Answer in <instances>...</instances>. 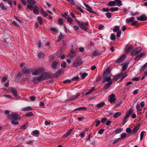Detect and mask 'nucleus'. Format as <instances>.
<instances>
[{"mask_svg":"<svg viewBox=\"0 0 147 147\" xmlns=\"http://www.w3.org/2000/svg\"><path fill=\"white\" fill-rule=\"evenodd\" d=\"M123 75V73H121L119 74H118L115 76V77L113 78V80L116 81L118 80L119 79L120 77H121Z\"/></svg>","mask_w":147,"mask_h":147,"instance_id":"2eb2a0df","label":"nucleus"},{"mask_svg":"<svg viewBox=\"0 0 147 147\" xmlns=\"http://www.w3.org/2000/svg\"><path fill=\"white\" fill-rule=\"evenodd\" d=\"M132 112V110L131 109H130L129 110V111H128V112H127V114H126V115L129 117V116H130L131 115Z\"/></svg>","mask_w":147,"mask_h":147,"instance_id":"603ef678","label":"nucleus"},{"mask_svg":"<svg viewBox=\"0 0 147 147\" xmlns=\"http://www.w3.org/2000/svg\"><path fill=\"white\" fill-rule=\"evenodd\" d=\"M7 117L9 119L11 120H17L20 119V115L18 114L15 113L9 114L7 115Z\"/></svg>","mask_w":147,"mask_h":147,"instance_id":"20e7f679","label":"nucleus"},{"mask_svg":"<svg viewBox=\"0 0 147 147\" xmlns=\"http://www.w3.org/2000/svg\"><path fill=\"white\" fill-rule=\"evenodd\" d=\"M132 47L131 46H127L126 48V50H127V51L128 52L131 51H131L133 49H132Z\"/></svg>","mask_w":147,"mask_h":147,"instance_id":"e433bc0d","label":"nucleus"},{"mask_svg":"<svg viewBox=\"0 0 147 147\" xmlns=\"http://www.w3.org/2000/svg\"><path fill=\"white\" fill-rule=\"evenodd\" d=\"M121 138H117L115 139L113 141V144H115L117 143L119 140H120Z\"/></svg>","mask_w":147,"mask_h":147,"instance_id":"052dcab7","label":"nucleus"},{"mask_svg":"<svg viewBox=\"0 0 147 147\" xmlns=\"http://www.w3.org/2000/svg\"><path fill=\"white\" fill-rule=\"evenodd\" d=\"M11 93L13 94L15 96H18L17 92L16 90L13 88H11Z\"/></svg>","mask_w":147,"mask_h":147,"instance_id":"f3484780","label":"nucleus"},{"mask_svg":"<svg viewBox=\"0 0 147 147\" xmlns=\"http://www.w3.org/2000/svg\"><path fill=\"white\" fill-rule=\"evenodd\" d=\"M50 30H52L53 32H57V30L54 27H51L50 28Z\"/></svg>","mask_w":147,"mask_h":147,"instance_id":"13d9d810","label":"nucleus"},{"mask_svg":"<svg viewBox=\"0 0 147 147\" xmlns=\"http://www.w3.org/2000/svg\"><path fill=\"white\" fill-rule=\"evenodd\" d=\"M76 7L77 9L79 10L82 13H83L84 12L83 10L81 7L77 6Z\"/></svg>","mask_w":147,"mask_h":147,"instance_id":"0e129e2a","label":"nucleus"},{"mask_svg":"<svg viewBox=\"0 0 147 147\" xmlns=\"http://www.w3.org/2000/svg\"><path fill=\"white\" fill-rule=\"evenodd\" d=\"M67 19L68 22H70V23H72V20L71 18L69 17H67Z\"/></svg>","mask_w":147,"mask_h":147,"instance_id":"e2e57ef3","label":"nucleus"},{"mask_svg":"<svg viewBox=\"0 0 147 147\" xmlns=\"http://www.w3.org/2000/svg\"><path fill=\"white\" fill-rule=\"evenodd\" d=\"M82 64V59L81 57H78L76 58L75 61L73 62V66L74 67H79Z\"/></svg>","mask_w":147,"mask_h":147,"instance_id":"7ed1b4c3","label":"nucleus"},{"mask_svg":"<svg viewBox=\"0 0 147 147\" xmlns=\"http://www.w3.org/2000/svg\"><path fill=\"white\" fill-rule=\"evenodd\" d=\"M122 102L121 101H120L118 102L116 104L115 106L114 107L115 108H116L120 106L121 105L122 103Z\"/></svg>","mask_w":147,"mask_h":147,"instance_id":"37998d69","label":"nucleus"},{"mask_svg":"<svg viewBox=\"0 0 147 147\" xmlns=\"http://www.w3.org/2000/svg\"><path fill=\"white\" fill-rule=\"evenodd\" d=\"M34 7L35 8L33 9V12L35 14H38V7L36 5H35Z\"/></svg>","mask_w":147,"mask_h":147,"instance_id":"2f4dec72","label":"nucleus"},{"mask_svg":"<svg viewBox=\"0 0 147 147\" xmlns=\"http://www.w3.org/2000/svg\"><path fill=\"white\" fill-rule=\"evenodd\" d=\"M119 28L118 26H116L115 28L113 29V31L114 32L119 31Z\"/></svg>","mask_w":147,"mask_h":147,"instance_id":"c03bdc74","label":"nucleus"},{"mask_svg":"<svg viewBox=\"0 0 147 147\" xmlns=\"http://www.w3.org/2000/svg\"><path fill=\"white\" fill-rule=\"evenodd\" d=\"M72 129H71L67 131L63 136L64 137H66L69 136L71 132Z\"/></svg>","mask_w":147,"mask_h":147,"instance_id":"c85d7f7f","label":"nucleus"},{"mask_svg":"<svg viewBox=\"0 0 147 147\" xmlns=\"http://www.w3.org/2000/svg\"><path fill=\"white\" fill-rule=\"evenodd\" d=\"M80 96V94L79 93H78L76 94V95L74 96H72L71 98L69 99V100H75L76 98H77L78 96Z\"/></svg>","mask_w":147,"mask_h":147,"instance_id":"4be33fe9","label":"nucleus"},{"mask_svg":"<svg viewBox=\"0 0 147 147\" xmlns=\"http://www.w3.org/2000/svg\"><path fill=\"white\" fill-rule=\"evenodd\" d=\"M140 78V77H135L134 78H133L132 80L133 81H137L139 80Z\"/></svg>","mask_w":147,"mask_h":147,"instance_id":"69168bd1","label":"nucleus"},{"mask_svg":"<svg viewBox=\"0 0 147 147\" xmlns=\"http://www.w3.org/2000/svg\"><path fill=\"white\" fill-rule=\"evenodd\" d=\"M144 131H142L140 133V140H142L143 138L144 135Z\"/></svg>","mask_w":147,"mask_h":147,"instance_id":"8fccbe9b","label":"nucleus"},{"mask_svg":"<svg viewBox=\"0 0 147 147\" xmlns=\"http://www.w3.org/2000/svg\"><path fill=\"white\" fill-rule=\"evenodd\" d=\"M110 70L109 68L106 69L103 73V76H105V75L108 74L110 72Z\"/></svg>","mask_w":147,"mask_h":147,"instance_id":"cd10ccee","label":"nucleus"},{"mask_svg":"<svg viewBox=\"0 0 147 147\" xmlns=\"http://www.w3.org/2000/svg\"><path fill=\"white\" fill-rule=\"evenodd\" d=\"M107 5H109L111 7L114 6L116 5L119 7L122 6V4L121 0H114L113 1L109 2L107 4Z\"/></svg>","mask_w":147,"mask_h":147,"instance_id":"f257e3e1","label":"nucleus"},{"mask_svg":"<svg viewBox=\"0 0 147 147\" xmlns=\"http://www.w3.org/2000/svg\"><path fill=\"white\" fill-rule=\"evenodd\" d=\"M39 131L38 130H35L32 132L33 135H38L39 134Z\"/></svg>","mask_w":147,"mask_h":147,"instance_id":"49530a36","label":"nucleus"},{"mask_svg":"<svg viewBox=\"0 0 147 147\" xmlns=\"http://www.w3.org/2000/svg\"><path fill=\"white\" fill-rule=\"evenodd\" d=\"M98 55V52L94 51L92 53V55L93 56H96Z\"/></svg>","mask_w":147,"mask_h":147,"instance_id":"5fc2aeb1","label":"nucleus"},{"mask_svg":"<svg viewBox=\"0 0 147 147\" xmlns=\"http://www.w3.org/2000/svg\"><path fill=\"white\" fill-rule=\"evenodd\" d=\"M47 74L46 73H44L42 75L38 77L37 78V81H40L42 80H45L46 78V76Z\"/></svg>","mask_w":147,"mask_h":147,"instance_id":"9b49d317","label":"nucleus"},{"mask_svg":"<svg viewBox=\"0 0 147 147\" xmlns=\"http://www.w3.org/2000/svg\"><path fill=\"white\" fill-rule=\"evenodd\" d=\"M112 82L111 81L107 83L104 86V88L105 89H106L108 88H109V86L111 85L112 84Z\"/></svg>","mask_w":147,"mask_h":147,"instance_id":"c756f323","label":"nucleus"},{"mask_svg":"<svg viewBox=\"0 0 147 147\" xmlns=\"http://www.w3.org/2000/svg\"><path fill=\"white\" fill-rule=\"evenodd\" d=\"M84 6L86 7V10L90 13H92L95 14L96 12H94L92 9V8L89 6L88 5L84 3Z\"/></svg>","mask_w":147,"mask_h":147,"instance_id":"423d86ee","label":"nucleus"},{"mask_svg":"<svg viewBox=\"0 0 147 147\" xmlns=\"http://www.w3.org/2000/svg\"><path fill=\"white\" fill-rule=\"evenodd\" d=\"M105 105V103L104 102L100 103L97 105V107L98 108H100L103 106Z\"/></svg>","mask_w":147,"mask_h":147,"instance_id":"a18cd8bd","label":"nucleus"},{"mask_svg":"<svg viewBox=\"0 0 147 147\" xmlns=\"http://www.w3.org/2000/svg\"><path fill=\"white\" fill-rule=\"evenodd\" d=\"M11 123L14 125H16L18 124L19 122L18 121H15L13 120H12L11 121Z\"/></svg>","mask_w":147,"mask_h":147,"instance_id":"6e6d98bb","label":"nucleus"},{"mask_svg":"<svg viewBox=\"0 0 147 147\" xmlns=\"http://www.w3.org/2000/svg\"><path fill=\"white\" fill-rule=\"evenodd\" d=\"M127 67V65L126 64H124L123 65V66H122V69L123 71H125V70Z\"/></svg>","mask_w":147,"mask_h":147,"instance_id":"680f3d73","label":"nucleus"},{"mask_svg":"<svg viewBox=\"0 0 147 147\" xmlns=\"http://www.w3.org/2000/svg\"><path fill=\"white\" fill-rule=\"evenodd\" d=\"M140 125H138L135 126L134 128L132 130V132L134 134H136L137 133L138 130L140 128Z\"/></svg>","mask_w":147,"mask_h":147,"instance_id":"f8f14e48","label":"nucleus"},{"mask_svg":"<svg viewBox=\"0 0 147 147\" xmlns=\"http://www.w3.org/2000/svg\"><path fill=\"white\" fill-rule=\"evenodd\" d=\"M80 75L81 77L83 79H84L88 75V74L86 72H81L80 73Z\"/></svg>","mask_w":147,"mask_h":147,"instance_id":"412c9836","label":"nucleus"},{"mask_svg":"<svg viewBox=\"0 0 147 147\" xmlns=\"http://www.w3.org/2000/svg\"><path fill=\"white\" fill-rule=\"evenodd\" d=\"M58 22L60 25H61L63 22L62 19L61 18H59L58 19Z\"/></svg>","mask_w":147,"mask_h":147,"instance_id":"3c124183","label":"nucleus"},{"mask_svg":"<svg viewBox=\"0 0 147 147\" xmlns=\"http://www.w3.org/2000/svg\"><path fill=\"white\" fill-rule=\"evenodd\" d=\"M126 136V134L125 133H122L121 134V139L125 138Z\"/></svg>","mask_w":147,"mask_h":147,"instance_id":"bf43d9fd","label":"nucleus"},{"mask_svg":"<svg viewBox=\"0 0 147 147\" xmlns=\"http://www.w3.org/2000/svg\"><path fill=\"white\" fill-rule=\"evenodd\" d=\"M134 20V18L132 17L131 18H128L126 19V23H128L133 22Z\"/></svg>","mask_w":147,"mask_h":147,"instance_id":"aec40b11","label":"nucleus"},{"mask_svg":"<svg viewBox=\"0 0 147 147\" xmlns=\"http://www.w3.org/2000/svg\"><path fill=\"white\" fill-rule=\"evenodd\" d=\"M23 72L25 74L29 73L30 72L29 70L27 67H24L22 69Z\"/></svg>","mask_w":147,"mask_h":147,"instance_id":"b1692460","label":"nucleus"},{"mask_svg":"<svg viewBox=\"0 0 147 147\" xmlns=\"http://www.w3.org/2000/svg\"><path fill=\"white\" fill-rule=\"evenodd\" d=\"M63 35L62 34H60L59 36H58V40H57V41H60L61 39H62L63 37Z\"/></svg>","mask_w":147,"mask_h":147,"instance_id":"09e8293b","label":"nucleus"},{"mask_svg":"<svg viewBox=\"0 0 147 147\" xmlns=\"http://www.w3.org/2000/svg\"><path fill=\"white\" fill-rule=\"evenodd\" d=\"M32 109L30 107H28L22 109V111H26L29 110H32Z\"/></svg>","mask_w":147,"mask_h":147,"instance_id":"bb28decb","label":"nucleus"},{"mask_svg":"<svg viewBox=\"0 0 147 147\" xmlns=\"http://www.w3.org/2000/svg\"><path fill=\"white\" fill-rule=\"evenodd\" d=\"M115 95L114 94H111L109 96V100L111 103L114 102L116 100L115 98Z\"/></svg>","mask_w":147,"mask_h":147,"instance_id":"0eeeda50","label":"nucleus"},{"mask_svg":"<svg viewBox=\"0 0 147 147\" xmlns=\"http://www.w3.org/2000/svg\"><path fill=\"white\" fill-rule=\"evenodd\" d=\"M119 8L118 7H112L110 9V10L112 12H114L117 11L118 10Z\"/></svg>","mask_w":147,"mask_h":147,"instance_id":"473e14b6","label":"nucleus"},{"mask_svg":"<svg viewBox=\"0 0 147 147\" xmlns=\"http://www.w3.org/2000/svg\"><path fill=\"white\" fill-rule=\"evenodd\" d=\"M104 131V129H101L99 130L98 131V133L100 134H102Z\"/></svg>","mask_w":147,"mask_h":147,"instance_id":"338daca9","label":"nucleus"},{"mask_svg":"<svg viewBox=\"0 0 147 147\" xmlns=\"http://www.w3.org/2000/svg\"><path fill=\"white\" fill-rule=\"evenodd\" d=\"M121 113L119 112H117L114 114L113 115V117L115 118H117L119 116H120L121 115Z\"/></svg>","mask_w":147,"mask_h":147,"instance_id":"a878e982","label":"nucleus"},{"mask_svg":"<svg viewBox=\"0 0 147 147\" xmlns=\"http://www.w3.org/2000/svg\"><path fill=\"white\" fill-rule=\"evenodd\" d=\"M43 71V69L42 68H39L36 70L34 72H33V74L34 75H36L37 74L42 72Z\"/></svg>","mask_w":147,"mask_h":147,"instance_id":"ddd939ff","label":"nucleus"},{"mask_svg":"<svg viewBox=\"0 0 147 147\" xmlns=\"http://www.w3.org/2000/svg\"><path fill=\"white\" fill-rule=\"evenodd\" d=\"M28 125V123H26L21 126V128L23 129H25Z\"/></svg>","mask_w":147,"mask_h":147,"instance_id":"ea45409f","label":"nucleus"},{"mask_svg":"<svg viewBox=\"0 0 147 147\" xmlns=\"http://www.w3.org/2000/svg\"><path fill=\"white\" fill-rule=\"evenodd\" d=\"M32 5H28L27 6V7L28 9L32 10L33 9V6Z\"/></svg>","mask_w":147,"mask_h":147,"instance_id":"4d7b16f0","label":"nucleus"},{"mask_svg":"<svg viewBox=\"0 0 147 147\" xmlns=\"http://www.w3.org/2000/svg\"><path fill=\"white\" fill-rule=\"evenodd\" d=\"M67 1L72 5H75V2L74 0H67Z\"/></svg>","mask_w":147,"mask_h":147,"instance_id":"864d4df0","label":"nucleus"},{"mask_svg":"<svg viewBox=\"0 0 147 147\" xmlns=\"http://www.w3.org/2000/svg\"><path fill=\"white\" fill-rule=\"evenodd\" d=\"M129 116L126 115L123 120V123L124 124L127 121Z\"/></svg>","mask_w":147,"mask_h":147,"instance_id":"79ce46f5","label":"nucleus"},{"mask_svg":"<svg viewBox=\"0 0 147 147\" xmlns=\"http://www.w3.org/2000/svg\"><path fill=\"white\" fill-rule=\"evenodd\" d=\"M77 22L80 28L86 31L88 30V28L87 26L88 25V22L84 23L83 22H80L78 20H77Z\"/></svg>","mask_w":147,"mask_h":147,"instance_id":"f03ea898","label":"nucleus"},{"mask_svg":"<svg viewBox=\"0 0 147 147\" xmlns=\"http://www.w3.org/2000/svg\"><path fill=\"white\" fill-rule=\"evenodd\" d=\"M0 8L3 10H6L7 9L6 7L2 3L0 4Z\"/></svg>","mask_w":147,"mask_h":147,"instance_id":"a19ab883","label":"nucleus"},{"mask_svg":"<svg viewBox=\"0 0 147 147\" xmlns=\"http://www.w3.org/2000/svg\"><path fill=\"white\" fill-rule=\"evenodd\" d=\"M27 2L30 5H33L35 4L36 2L34 0H26Z\"/></svg>","mask_w":147,"mask_h":147,"instance_id":"5701e85b","label":"nucleus"},{"mask_svg":"<svg viewBox=\"0 0 147 147\" xmlns=\"http://www.w3.org/2000/svg\"><path fill=\"white\" fill-rule=\"evenodd\" d=\"M26 115L28 117L31 116L33 115V114L32 112H30L26 114Z\"/></svg>","mask_w":147,"mask_h":147,"instance_id":"774afa93","label":"nucleus"},{"mask_svg":"<svg viewBox=\"0 0 147 147\" xmlns=\"http://www.w3.org/2000/svg\"><path fill=\"white\" fill-rule=\"evenodd\" d=\"M45 56V54L43 53L40 52L38 54V57L39 58H43Z\"/></svg>","mask_w":147,"mask_h":147,"instance_id":"c9c22d12","label":"nucleus"},{"mask_svg":"<svg viewBox=\"0 0 147 147\" xmlns=\"http://www.w3.org/2000/svg\"><path fill=\"white\" fill-rule=\"evenodd\" d=\"M142 50L141 48L138 47L135 49H133L131 51V55H136L140 53Z\"/></svg>","mask_w":147,"mask_h":147,"instance_id":"39448f33","label":"nucleus"},{"mask_svg":"<svg viewBox=\"0 0 147 147\" xmlns=\"http://www.w3.org/2000/svg\"><path fill=\"white\" fill-rule=\"evenodd\" d=\"M138 20L140 21H144L147 20V17L145 14H143L137 18Z\"/></svg>","mask_w":147,"mask_h":147,"instance_id":"6e6552de","label":"nucleus"},{"mask_svg":"<svg viewBox=\"0 0 147 147\" xmlns=\"http://www.w3.org/2000/svg\"><path fill=\"white\" fill-rule=\"evenodd\" d=\"M87 108L85 107H82L77 108L74 109L73 111H75L77 110L79 111H86L87 110Z\"/></svg>","mask_w":147,"mask_h":147,"instance_id":"6ab92c4d","label":"nucleus"},{"mask_svg":"<svg viewBox=\"0 0 147 147\" xmlns=\"http://www.w3.org/2000/svg\"><path fill=\"white\" fill-rule=\"evenodd\" d=\"M125 57V56L124 55H121V57L116 61V63H121L124 59Z\"/></svg>","mask_w":147,"mask_h":147,"instance_id":"dca6fc26","label":"nucleus"},{"mask_svg":"<svg viewBox=\"0 0 147 147\" xmlns=\"http://www.w3.org/2000/svg\"><path fill=\"white\" fill-rule=\"evenodd\" d=\"M106 17L109 18H110L111 17V13L110 12H107L105 13Z\"/></svg>","mask_w":147,"mask_h":147,"instance_id":"de8ad7c7","label":"nucleus"},{"mask_svg":"<svg viewBox=\"0 0 147 147\" xmlns=\"http://www.w3.org/2000/svg\"><path fill=\"white\" fill-rule=\"evenodd\" d=\"M68 55L71 58H72L76 56V53L75 51H74L73 50H71Z\"/></svg>","mask_w":147,"mask_h":147,"instance_id":"4468645a","label":"nucleus"},{"mask_svg":"<svg viewBox=\"0 0 147 147\" xmlns=\"http://www.w3.org/2000/svg\"><path fill=\"white\" fill-rule=\"evenodd\" d=\"M37 20L39 22V23L40 24H42V18L40 16H38L37 17Z\"/></svg>","mask_w":147,"mask_h":147,"instance_id":"4c0bfd02","label":"nucleus"},{"mask_svg":"<svg viewBox=\"0 0 147 147\" xmlns=\"http://www.w3.org/2000/svg\"><path fill=\"white\" fill-rule=\"evenodd\" d=\"M123 130V129L121 128H118L115 131V134H116L121 132Z\"/></svg>","mask_w":147,"mask_h":147,"instance_id":"393cba45","label":"nucleus"},{"mask_svg":"<svg viewBox=\"0 0 147 147\" xmlns=\"http://www.w3.org/2000/svg\"><path fill=\"white\" fill-rule=\"evenodd\" d=\"M103 82H109L111 80V76L110 75H106L105 76H103Z\"/></svg>","mask_w":147,"mask_h":147,"instance_id":"1a4fd4ad","label":"nucleus"},{"mask_svg":"<svg viewBox=\"0 0 147 147\" xmlns=\"http://www.w3.org/2000/svg\"><path fill=\"white\" fill-rule=\"evenodd\" d=\"M94 89H95L94 88H92L88 91V92H86V94H85L86 95H88V94H90V93H91V92L93 91H94Z\"/></svg>","mask_w":147,"mask_h":147,"instance_id":"f704fd0d","label":"nucleus"},{"mask_svg":"<svg viewBox=\"0 0 147 147\" xmlns=\"http://www.w3.org/2000/svg\"><path fill=\"white\" fill-rule=\"evenodd\" d=\"M58 64V63L56 61H54L53 62L51 66L52 68L53 69H55L57 68V65Z\"/></svg>","mask_w":147,"mask_h":147,"instance_id":"a211bd4d","label":"nucleus"},{"mask_svg":"<svg viewBox=\"0 0 147 147\" xmlns=\"http://www.w3.org/2000/svg\"><path fill=\"white\" fill-rule=\"evenodd\" d=\"M110 38L112 40H115V35L113 33H112L111 35Z\"/></svg>","mask_w":147,"mask_h":147,"instance_id":"58836bf2","label":"nucleus"},{"mask_svg":"<svg viewBox=\"0 0 147 147\" xmlns=\"http://www.w3.org/2000/svg\"><path fill=\"white\" fill-rule=\"evenodd\" d=\"M40 13L41 14H43V16L44 17H45L48 16L47 13L44 11L42 9H41V11Z\"/></svg>","mask_w":147,"mask_h":147,"instance_id":"72a5a7b5","label":"nucleus"},{"mask_svg":"<svg viewBox=\"0 0 147 147\" xmlns=\"http://www.w3.org/2000/svg\"><path fill=\"white\" fill-rule=\"evenodd\" d=\"M145 54V53H140V54L137 55L134 58V59L136 61H138L140 59H141L144 55Z\"/></svg>","mask_w":147,"mask_h":147,"instance_id":"9d476101","label":"nucleus"},{"mask_svg":"<svg viewBox=\"0 0 147 147\" xmlns=\"http://www.w3.org/2000/svg\"><path fill=\"white\" fill-rule=\"evenodd\" d=\"M63 73V70H58L55 74V76H57L59 75V74H61L62 73Z\"/></svg>","mask_w":147,"mask_h":147,"instance_id":"7c9ffc66","label":"nucleus"}]
</instances>
